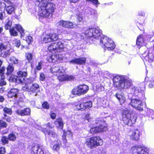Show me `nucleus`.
<instances>
[{
  "instance_id": "a19ab883",
  "label": "nucleus",
  "mask_w": 154,
  "mask_h": 154,
  "mask_svg": "<svg viewBox=\"0 0 154 154\" xmlns=\"http://www.w3.org/2000/svg\"><path fill=\"white\" fill-rule=\"evenodd\" d=\"M8 137L9 140L11 141H14L16 139V136L15 134L13 133L9 134Z\"/></svg>"
},
{
  "instance_id": "bb28decb",
  "label": "nucleus",
  "mask_w": 154,
  "mask_h": 154,
  "mask_svg": "<svg viewBox=\"0 0 154 154\" xmlns=\"http://www.w3.org/2000/svg\"><path fill=\"white\" fill-rule=\"evenodd\" d=\"M50 37L49 34L44 35L42 41L45 43L51 42V39L50 38Z\"/></svg>"
},
{
  "instance_id": "1a4fd4ad",
  "label": "nucleus",
  "mask_w": 154,
  "mask_h": 154,
  "mask_svg": "<svg viewBox=\"0 0 154 154\" xmlns=\"http://www.w3.org/2000/svg\"><path fill=\"white\" fill-rule=\"evenodd\" d=\"M9 32L11 36H17L18 32L20 33L21 36H23L25 35L24 29L19 24L16 25L15 27H12L10 30Z\"/></svg>"
},
{
  "instance_id": "774afa93",
  "label": "nucleus",
  "mask_w": 154,
  "mask_h": 154,
  "mask_svg": "<svg viewBox=\"0 0 154 154\" xmlns=\"http://www.w3.org/2000/svg\"><path fill=\"white\" fill-rule=\"evenodd\" d=\"M46 126L50 128H52V126L51 125V123L50 122H48L46 125Z\"/></svg>"
},
{
  "instance_id": "3c124183",
  "label": "nucleus",
  "mask_w": 154,
  "mask_h": 154,
  "mask_svg": "<svg viewBox=\"0 0 154 154\" xmlns=\"http://www.w3.org/2000/svg\"><path fill=\"white\" fill-rule=\"evenodd\" d=\"M42 106L45 109H48L49 108V104L47 102H44L42 104Z\"/></svg>"
},
{
  "instance_id": "f3484780",
  "label": "nucleus",
  "mask_w": 154,
  "mask_h": 154,
  "mask_svg": "<svg viewBox=\"0 0 154 154\" xmlns=\"http://www.w3.org/2000/svg\"><path fill=\"white\" fill-rule=\"evenodd\" d=\"M18 115L23 116L29 115L30 113V109L29 108H26L23 110H17L16 112Z\"/></svg>"
},
{
  "instance_id": "09e8293b",
  "label": "nucleus",
  "mask_w": 154,
  "mask_h": 154,
  "mask_svg": "<svg viewBox=\"0 0 154 154\" xmlns=\"http://www.w3.org/2000/svg\"><path fill=\"white\" fill-rule=\"evenodd\" d=\"M38 153H41V152H42V154H44V151L45 149H44L43 146H41L40 147H39L38 148Z\"/></svg>"
},
{
  "instance_id": "c756f323",
  "label": "nucleus",
  "mask_w": 154,
  "mask_h": 154,
  "mask_svg": "<svg viewBox=\"0 0 154 154\" xmlns=\"http://www.w3.org/2000/svg\"><path fill=\"white\" fill-rule=\"evenodd\" d=\"M72 136V134L70 131H68L67 132H64L63 135L62 136L63 140L65 142H66V137H70Z\"/></svg>"
},
{
  "instance_id": "ea45409f",
  "label": "nucleus",
  "mask_w": 154,
  "mask_h": 154,
  "mask_svg": "<svg viewBox=\"0 0 154 154\" xmlns=\"http://www.w3.org/2000/svg\"><path fill=\"white\" fill-rule=\"evenodd\" d=\"M49 36H50V38L51 39V41H56L58 38V35L56 34H49Z\"/></svg>"
},
{
  "instance_id": "c03bdc74",
  "label": "nucleus",
  "mask_w": 154,
  "mask_h": 154,
  "mask_svg": "<svg viewBox=\"0 0 154 154\" xmlns=\"http://www.w3.org/2000/svg\"><path fill=\"white\" fill-rule=\"evenodd\" d=\"M3 111L5 113L11 115L12 113V111L11 109L7 107H5L3 109Z\"/></svg>"
},
{
  "instance_id": "13d9d810",
  "label": "nucleus",
  "mask_w": 154,
  "mask_h": 154,
  "mask_svg": "<svg viewBox=\"0 0 154 154\" xmlns=\"http://www.w3.org/2000/svg\"><path fill=\"white\" fill-rule=\"evenodd\" d=\"M148 115L149 117H151L152 119H154V112L152 110H151V112H150V113L148 114Z\"/></svg>"
},
{
  "instance_id": "4d7b16f0",
  "label": "nucleus",
  "mask_w": 154,
  "mask_h": 154,
  "mask_svg": "<svg viewBox=\"0 0 154 154\" xmlns=\"http://www.w3.org/2000/svg\"><path fill=\"white\" fill-rule=\"evenodd\" d=\"M5 152V148L1 147L0 148V154H4Z\"/></svg>"
},
{
  "instance_id": "052dcab7",
  "label": "nucleus",
  "mask_w": 154,
  "mask_h": 154,
  "mask_svg": "<svg viewBox=\"0 0 154 154\" xmlns=\"http://www.w3.org/2000/svg\"><path fill=\"white\" fill-rule=\"evenodd\" d=\"M14 45L15 46L17 47H19L20 46V40L16 41L14 43Z\"/></svg>"
},
{
  "instance_id": "8fccbe9b",
  "label": "nucleus",
  "mask_w": 154,
  "mask_h": 154,
  "mask_svg": "<svg viewBox=\"0 0 154 154\" xmlns=\"http://www.w3.org/2000/svg\"><path fill=\"white\" fill-rule=\"evenodd\" d=\"M149 86L150 88L154 87V76L153 77L150 81V83L149 84Z\"/></svg>"
},
{
  "instance_id": "a878e982",
  "label": "nucleus",
  "mask_w": 154,
  "mask_h": 154,
  "mask_svg": "<svg viewBox=\"0 0 154 154\" xmlns=\"http://www.w3.org/2000/svg\"><path fill=\"white\" fill-rule=\"evenodd\" d=\"M79 87L82 94H85L89 89L88 87L86 85H80Z\"/></svg>"
},
{
  "instance_id": "412c9836",
  "label": "nucleus",
  "mask_w": 154,
  "mask_h": 154,
  "mask_svg": "<svg viewBox=\"0 0 154 154\" xmlns=\"http://www.w3.org/2000/svg\"><path fill=\"white\" fill-rule=\"evenodd\" d=\"M75 79V76L73 75H63L58 77V80L61 82L66 81H71Z\"/></svg>"
},
{
  "instance_id": "20e7f679",
  "label": "nucleus",
  "mask_w": 154,
  "mask_h": 154,
  "mask_svg": "<svg viewBox=\"0 0 154 154\" xmlns=\"http://www.w3.org/2000/svg\"><path fill=\"white\" fill-rule=\"evenodd\" d=\"M102 30L99 27L97 28H91L87 29L85 32V34L87 37L90 38L92 40V38L97 39L100 38L101 35L104 36L102 34Z\"/></svg>"
},
{
  "instance_id": "ddd939ff",
  "label": "nucleus",
  "mask_w": 154,
  "mask_h": 154,
  "mask_svg": "<svg viewBox=\"0 0 154 154\" xmlns=\"http://www.w3.org/2000/svg\"><path fill=\"white\" fill-rule=\"evenodd\" d=\"M39 86L36 83H34L31 85L27 87L26 89L27 91L30 92L31 94L35 93V96L37 95V93L39 90Z\"/></svg>"
},
{
  "instance_id": "dca6fc26",
  "label": "nucleus",
  "mask_w": 154,
  "mask_h": 154,
  "mask_svg": "<svg viewBox=\"0 0 154 154\" xmlns=\"http://www.w3.org/2000/svg\"><path fill=\"white\" fill-rule=\"evenodd\" d=\"M86 61V58L82 57L73 59L69 61L70 63H75L79 65H84Z\"/></svg>"
},
{
  "instance_id": "c9c22d12",
  "label": "nucleus",
  "mask_w": 154,
  "mask_h": 154,
  "mask_svg": "<svg viewBox=\"0 0 154 154\" xmlns=\"http://www.w3.org/2000/svg\"><path fill=\"white\" fill-rule=\"evenodd\" d=\"M25 55L26 59L28 60L29 62V63L32 62V60L33 58V54L30 53H26Z\"/></svg>"
},
{
  "instance_id": "864d4df0",
  "label": "nucleus",
  "mask_w": 154,
  "mask_h": 154,
  "mask_svg": "<svg viewBox=\"0 0 154 154\" xmlns=\"http://www.w3.org/2000/svg\"><path fill=\"white\" fill-rule=\"evenodd\" d=\"M5 14V13L4 11L1 10V8H0V19L2 20L4 18V15Z\"/></svg>"
},
{
  "instance_id": "7c9ffc66",
  "label": "nucleus",
  "mask_w": 154,
  "mask_h": 154,
  "mask_svg": "<svg viewBox=\"0 0 154 154\" xmlns=\"http://www.w3.org/2000/svg\"><path fill=\"white\" fill-rule=\"evenodd\" d=\"M12 24V22L9 19H7L5 20V28L6 29H9L11 28Z\"/></svg>"
},
{
  "instance_id": "bf43d9fd",
  "label": "nucleus",
  "mask_w": 154,
  "mask_h": 154,
  "mask_svg": "<svg viewBox=\"0 0 154 154\" xmlns=\"http://www.w3.org/2000/svg\"><path fill=\"white\" fill-rule=\"evenodd\" d=\"M50 116L52 119H54L56 118V114L54 112H51L50 114Z\"/></svg>"
},
{
  "instance_id": "39448f33",
  "label": "nucleus",
  "mask_w": 154,
  "mask_h": 154,
  "mask_svg": "<svg viewBox=\"0 0 154 154\" xmlns=\"http://www.w3.org/2000/svg\"><path fill=\"white\" fill-rule=\"evenodd\" d=\"M100 45L105 50H112L114 49L116 46L112 40L105 36H103L100 38Z\"/></svg>"
},
{
  "instance_id": "69168bd1",
  "label": "nucleus",
  "mask_w": 154,
  "mask_h": 154,
  "mask_svg": "<svg viewBox=\"0 0 154 154\" xmlns=\"http://www.w3.org/2000/svg\"><path fill=\"white\" fill-rule=\"evenodd\" d=\"M104 87L103 86H101V85L100 86V87L98 88V91H104Z\"/></svg>"
},
{
  "instance_id": "6e6d98bb",
  "label": "nucleus",
  "mask_w": 154,
  "mask_h": 154,
  "mask_svg": "<svg viewBox=\"0 0 154 154\" xmlns=\"http://www.w3.org/2000/svg\"><path fill=\"white\" fill-rule=\"evenodd\" d=\"M84 119L88 122L89 119H90V114L87 113L85 114Z\"/></svg>"
},
{
  "instance_id": "cd10ccee",
  "label": "nucleus",
  "mask_w": 154,
  "mask_h": 154,
  "mask_svg": "<svg viewBox=\"0 0 154 154\" xmlns=\"http://www.w3.org/2000/svg\"><path fill=\"white\" fill-rule=\"evenodd\" d=\"M72 93L73 95H77L78 96L82 94L80 89H79V86L76 88H75L72 90Z\"/></svg>"
},
{
  "instance_id": "b1692460",
  "label": "nucleus",
  "mask_w": 154,
  "mask_h": 154,
  "mask_svg": "<svg viewBox=\"0 0 154 154\" xmlns=\"http://www.w3.org/2000/svg\"><path fill=\"white\" fill-rule=\"evenodd\" d=\"M59 58V57L58 55L54 54L49 57L48 58V60L50 62L54 63L58 60Z\"/></svg>"
},
{
  "instance_id": "6ab92c4d",
  "label": "nucleus",
  "mask_w": 154,
  "mask_h": 154,
  "mask_svg": "<svg viewBox=\"0 0 154 154\" xmlns=\"http://www.w3.org/2000/svg\"><path fill=\"white\" fill-rule=\"evenodd\" d=\"M18 90L17 88L11 89L8 94V97L9 98L14 97V99L17 100Z\"/></svg>"
},
{
  "instance_id": "5701e85b",
  "label": "nucleus",
  "mask_w": 154,
  "mask_h": 154,
  "mask_svg": "<svg viewBox=\"0 0 154 154\" xmlns=\"http://www.w3.org/2000/svg\"><path fill=\"white\" fill-rule=\"evenodd\" d=\"M60 141H55L51 144V147L55 150L58 151L60 149Z\"/></svg>"
},
{
  "instance_id": "49530a36",
  "label": "nucleus",
  "mask_w": 154,
  "mask_h": 154,
  "mask_svg": "<svg viewBox=\"0 0 154 154\" xmlns=\"http://www.w3.org/2000/svg\"><path fill=\"white\" fill-rule=\"evenodd\" d=\"M6 48V46L5 45L4 43L0 42V51H2L3 50H5Z\"/></svg>"
},
{
  "instance_id": "f704fd0d",
  "label": "nucleus",
  "mask_w": 154,
  "mask_h": 154,
  "mask_svg": "<svg viewBox=\"0 0 154 154\" xmlns=\"http://www.w3.org/2000/svg\"><path fill=\"white\" fill-rule=\"evenodd\" d=\"M41 146V145H39L38 144L32 146V151L35 154H42V152H41V153H38V149L39 147H40Z\"/></svg>"
},
{
  "instance_id": "423d86ee",
  "label": "nucleus",
  "mask_w": 154,
  "mask_h": 154,
  "mask_svg": "<svg viewBox=\"0 0 154 154\" xmlns=\"http://www.w3.org/2000/svg\"><path fill=\"white\" fill-rule=\"evenodd\" d=\"M65 47V44L61 41L53 43L48 48V50L51 52L58 53L62 51Z\"/></svg>"
},
{
  "instance_id": "a211bd4d",
  "label": "nucleus",
  "mask_w": 154,
  "mask_h": 154,
  "mask_svg": "<svg viewBox=\"0 0 154 154\" xmlns=\"http://www.w3.org/2000/svg\"><path fill=\"white\" fill-rule=\"evenodd\" d=\"M5 68L3 67L0 69V75L1 76L0 86H1L5 85L6 84V82L4 80L5 77Z\"/></svg>"
},
{
  "instance_id": "473e14b6",
  "label": "nucleus",
  "mask_w": 154,
  "mask_h": 154,
  "mask_svg": "<svg viewBox=\"0 0 154 154\" xmlns=\"http://www.w3.org/2000/svg\"><path fill=\"white\" fill-rule=\"evenodd\" d=\"M143 42V40L142 38V35H139L137 39L136 44L139 46H141Z\"/></svg>"
},
{
  "instance_id": "2f4dec72",
  "label": "nucleus",
  "mask_w": 154,
  "mask_h": 154,
  "mask_svg": "<svg viewBox=\"0 0 154 154\" xmlns=\"http://www.w3.org/2000/svg\"><path fill=\"white\" fill-rule=\"evenodd\" d=\"M7 72L6 74L7 75L11 74L14 70V67L12 64H9L7 68Z\"/></svg>"
},
{
  "instance_id": "aec40b11",
  "label": "nucleus",
  "mask_w": 154,
  "mask_h": 154,
  "mask_svg": "<svg viewBox=\"0 0 154 154\" xmlns=\"http://www.w3.org/2000/svg\"><path fill=\"white\" fill-rule=\"evenodd\" d=\"M116 97L119 100L121 105L124 103L126 101V99L123 93H117L115 95Z\"/></svg>"
},
{
  "instance_id": "a18cd8bd",
  "label": "nucleus",
  "mask_w": 154,
  "mask_h": 154,
  "mask_svg": "<svg viewBox=\"0 0 154 154\" xmlns=\"http://www.w3.org/2000/svg\"><path fill=\"white\" fill-rule=\"evenodd\" d=\"M8 125L7 123L2 120H0V126L3 128H6Z\"/></svg>"
},
{
  "instance_id": "7ed1b4c3",
  "label": "nucleus",
  "mask_w": 154,
  "mask_h": 154,
  "mask_svg": "<svg viewBox=\"0 0 154 154\" xmlns=\"http://www.w3.org/2000/svg\"><path fill=\"white\" fill-rule=\"evenodd\" d=\"M137 118V115L135 113L131 114L127 110L125 111L123 113L122 120L125 125L132 126L136 122Z\"/></svg>"
},
{
  "instance_id": "4be33fe9",
  "label": "nucleus",
  "mask_w": 154,
  "mask_h": 154,
  "mask_svg": "<svg viewBox=\"0 0 154 154\" xmlns=\"http://www.w3.org/2000/svg\"><path fill=\"white\" fill-rule=\"evenodd\" d=\"M54 124L57 127L61 129L63 128V123L61 118L57 119L54 121Z\"/></svg>"
},
{
  "instance_id": "e433bc0d",
  "label": "nucleus",
  "mask_w": 154,
  "mask_h": 154,
  "mask_svg": "<svg viewBox=\"0 0 154 154\" xmlns=\"http://www.w3.org/2000/svg\"><path fill=\"white\" fill-rule=\"evenodd\" d=\"M18 78L17 76L15 75H12L10 77L9 79V81L11 82H14L16 84L20 83V82H19L18 81Z\"/></svg>"
},
{
  "instance_id": "0e129e2a",
  "label": "nucleus",
  "mask_w": 154,
  "mask_h": 154,
  "mask_svg": "<svg viewBox=\"0 0 154 154\" xmlns=\"http://www.w3.org/2000/svg\"><path fill=\"white\" fill-rule=\"evenodd\" d=\"M82 20V17H78L77 18V20L78 23H79Z\"/></svg>"
},
{
  "instance_id": "de8ad7c7",
  "label": "nucleus",
  "mask_w": 154,
  "mask_h": 154,
  "mask_svg": "<svg viewBox=\"0 0 154 154\" xmlns=\"http://www.w3.org/2000/svg\"><path fill=\"white\" fill-rule=\"evenodd\" d=\"M48 134L50 136L53 137H56V133L52 131H49L48 132Z\"/></svg>"
},
{
  "instance_id": "0eeeda50",
  "label": "nucleus",
  "mask_w": 154,
  "mask_h": 154,
  "mask_svg": "<svg viewBox=\"0 0 154 154\" xmlns=\"http://www.w3.org/2000/svg\"><path fill=\"white\" fill-rule=\"evenodd\" d=\"M86 143L91 147L95 146H98L102 144L103 141L99 137H94L90 139H87Z\"/></svg>"
},
{
  "instance_id": "9d476101",
  "label": "nucleus",
  "mask_w": 154,
  "mask_h": 154,
  "mask_svg": "<svg viewBox=\"0 0 154 154\" xmlns=\"http://www.w3.org/2000/svg\"><path fill=\"white\" fill-rule=\"evenodd\" d=\"M57 26H62L64 28H73L76 26L77 25L73 24L72 22L69 21H65L63 20L58 22L57 23Z\"/></svg>"
},
{
  "instance_id": "338daca9",
  "label": "nucleus",
  "mask_w": 154,
  "mask_h": 154,
  "mask_svg": "<svg viewBox=\"0 0 154 154\" xmlns=\"http://www.w3.org/2000/svg\"><path fill=\"white\" fill-rule=\"evenodd\" d=\"M36 69L38 70H40L42 69L41 64L39 63L38 65L36 66Z\"/></svg>"
},
{
  "instance_id": "680f3d73",
  "label": "nucleus",
  "mask_w": 154,
  "mask_h": 154,
  "mask_svg": "<svg viewBox=\"0 0 154 154\" xmlns=\"http://www.w3.org/2000/svg\"><path fill=\"white\" fill-rule=\"evenodd\" d=\"M41 130H42V131L43 133H44V134H48V131L47 130V129L46 128H41Z\"/></svg>"
},
{
  "instance_id": "603ef678",
  "label": "nucleus",
  "mask_w": 154,
  "mask_h": 154,
  "mask_svg": "<svg viewBox=\"0 0 154 154\" xmlns=\"http://www.w3.org/2000/svg\"><path fill=\"white\" fill-rule=\"evenodd\" d=\"M26 41L28 44H29L32 41V38L31 36H27L26 38Z\"/></svg>"
},
{
  "instance_id": "e2e57ef3",
  "label": "nucleus",
  "mask_w": 154,
  "mask_h": 154,
  "mask_svg": "<svg viewBox=\"0 0 154 154\" xmlns=\"http://www.w3.org/2000/svg\"><path fill=\"white\" fill-rule=\"evenodd\" d=\"M5 2V4H6L8 5H12V4L10 0H4Z\"/></svg>"
},
{
  "instance_id": "2eb2a0df",
  "label": "nucleus",
  "mask_w": 154,
  "mask_h": 154,
  "mask_svg": "<svg viewBox=\"0 0 154 154\" xmlns=\"http://www.w3.org/2000/svg\"><path fill=\"white\" fill-rule=\"evenodd\" d=\"M154 51L153 50H150L148 53V55L145 56L144 54H142L143 57H144V59L149 62H152L154 60Z\"/></svg>"
},
{
  "instance_id": "c85d7f7f",
  "label": "nucleus",
  "mask_w": 154,
  "mask_h": 154,
  "mask_svg": "<svg viewBox=\"0 0 154 154\" xmlns=\"http://www.w3.org/2000/svg\"><path fill=\"white\" fill-rule=\"evenodd\" d=\"M75 108L77 110H84L86 109L83 100L82 101V103L78 104L75 106Z\"/></svg>"
},
{
  "instance_id": "5fc2aeb1",
  "label": "nucleus",
  "mask_w": 154,
  "mask_h": 154,
  "mask_svg": "<svg viewBox=\"0 0 154 154\" xmlns=\"http://www.w3.org/2000/svg\"><path fill=\"white\" fill-rule=\"evenodd\" d=\"M45 78V75L43 73H41L40 75V79L42 81H44Z\"/></svg>"
},
{
  "instance_id": "9b49d317",
  "label": "nucleus",
  "mask_w": 154,
  "mask_h": 154,
  "mask_svg": "<svg viewBox=\"0 0 154 154\" xmlns=\"http://www.w3.org/2000/svg\"><path fill=\"white\" fill-rule=\"evenodd\" d=\"M131 150L134 152H137L138 154H148L147 150L140 146H136L132 147Z\"/></svg>"
},
{
  "instance_id": "f03ea898",
  "label": "nucleus",
  "mask_w": 154,
  "mask_h": 154,
  "mask_svg": "<svg viewBox=\"0 0 154 154\" xmlns=\"http://www.w3.org/2000/svg\"><path fill=\"white\" fill-rule=\"evenodd\" d=\"M95 123L96 126L91 129V133L94 134L97 132L105 131L107 130V125L103 119H98L95 121Z\"/></svg>"
},
{
  "instance_id": "f257e3e1",
  "label": "nucleus",
  "mask_w": 154,
  "mask_h": 154,
  "mask_svg": "<svg viewBox=\"0 0 154 154\" xmlns=\"http://www.w3.org/2000/svg\"><path fill=\"white\" fill-rule=\"evenodd\" d=\"M114 86L119 90L128 89V97L131 100L130 104L134 108L140 111L143 110L142 101L145 100L144 92L136 86H132L131 80L125 76L116 75L113 78Z\"/></svg>"
},
{
  "instance_id": "58836bf2",
  "label": "nucleus",
  "mask_w": 154,
  "mask_h": 154,
  "mask_svg": "<svg viewBox=\"0 0 154 154\" xmlns=\"http://www.w3.org/2000/svg\"><path fill=\"white\" fill-rule=\"evenodd\" d=\"M10 60L13 64H17L19 62L18 60L14 56L11 57L10 58Z\"/></svg>"
},
{
  "instance_id": "72a5a7b5",
  "label": "nucleus",
  "mask_w": 154,
  "mask_h": 154,
  "mask_svg": "<svg viewBox=\"0 0 154 154\" xmlns=\"http://www.w3.org/2000/svg\"><path fill=\"white\" fill-rule=\"evenodd\" d=\"M11 53L10 52V50H4L3 51H1V57H8L10 55Z\"/></svg>"
},
{
  "instance_id": "4c0bfd02",
  "label": "nucleus",
  "mask_w": 154,
  "mask_h": 154,
  "mask_svg": "<svg viewBox=\"0 0 154 154\" xmlns=\"http://www.w3.org/2000/svg\"><path fill=\"white\" fill-rule=\"evenodd\" d=\"M86 109L89 108L92 106V103L91 101H85L84 100H83Z\"/></svg>"
},
{
  "instance_id": "4468645a",
  "label": "nucleus",
  "mask_w": 154,
  "mask_h": 154,
  "mask_svg": "<svg viewBox=\"0 0 154 154\" xmlns=\"http://www.w3.org/2000/svg\"><path fill=\"white\" fill-rule=\"evenodd\" d=\"M140 131L137 129H134L130 131V135L131 139L132 140H137L139 139Z\"/></svg>"
},
{
  "instance_id": "f8f14e48",
  "label": "nucleus",
  "mask_w": 154,
  "mask_h": 154,
  "mask_svg": "<svg viewBox=\"0 0 154 154\" xmlns=\"http://www.w3.org/2000/svg\"><path fill=\"white\" fill-rule=\"evenodd\" d=\"M27 73L26 71L20 70L17 72L16 75L18 78L17 80L20 83H24L25 81V78L27 75Z\"/></svg>"
},
{
  "instance_id": "393cba45",
  "label": "nucleus",
  "mask_w": 154,
  "mask_h": 154,
  "mask_svg": "<svg viewBox=\"0 0 154 154\" xmlns=\"http://www.w3.org/2000/svg\"><path fill=\"white\" fill-rule=\"evenodd\" d=\"M9 5L8 6L7 5L5 4V8L7 13L11 14L14 12V8L12 5Z\"/></svg>"
},
{
  "instance_id": "6e6552de",
  "label": "nucleus",
  "mask_w": 154,
  "mask_h": 154,
  "mask_svg": "<svg viewBox=\"0 0 154 154\" xmlns=\"http://www.w3.org/2000/svg\"><path fill=\"white\" fill-rule=\"evenodd\" d=\"M50 71L51 73L57 76L58 79V77L63 76L65 74L64 70L62 67L57 64L53 65L51 67Z\"/></svg>"
},
{
  "instance_id": "37998d69",
  "label": "nucleus",
  "mask_w": 154,
  "mask_h": 154,
  "mask_svg": "<svg viewBox=\"0 0 154 154\" xmlns=\"http://www.w3.org/2000/svg\"><path fill=\"white\" fill-rule=\"evenodd\" d=\"M34 80V79L32 77H30L27 78L26 80L25 79V81L24 83L26 84H30L32 83Z\"/></svg>"
},
{
  "instance_id": "79ce46f5",
  "label": "nucleus",
  "mask_w": 154,
  "mask_h": 154,
  "mask_svg": "<svg viewBox=\"0 0 154 154\" xmlns=\"http://www.w3.org/2000/svg\"><path fill=\"white\" fill-rule=\"evenodd\" d=\"M8 138L5 136L2 137L1 139L2 143L4 144L8 143Z\"/></svg>"
}]
</instances>
